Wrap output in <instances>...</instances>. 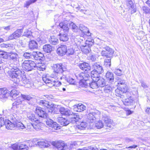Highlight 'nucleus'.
<instances>
[{
	"instance_id": "51",
	"label": "nucleus",
	"mask_w": 150,
	"mask_h": 150,
	"mask_svg": "<svg viewBox=\"0 0 150 150\" xmlns=\"http://www.w3.org/2000/svg\"><path fill=\"white\" fill-rule=\"evenodd\" d=\"M114 72L116 75L117 76H121L123 75H124L122 73V70L119 69H115V70Z\"/></svg>"
},
{
	"instance_id": "1",
	"label": "nucleus",
	"mask_w": 150,
	"mask_h": 150,
	"mask_svg": "<svg viewBox=\"0 0 150 150\" xmlns=\"http://www.w3.org/2000/svg\"><path fill=\"white\" fill-rule=\"evenodd\" d=\"M115 82L117 83V86L120 87L119 89L116 91L117 92H119L118 94L122 96L121 93H125L127 91V87L126 84V79L124 75L121 76H117L115 78Z\"/></svg>"
},
{
	"instance_id": "62",
	"label": "nucleus",
	"mask_w": 150,
	"mask_h": 150,
	"mask_svg": "<svg viewBox=\"0 0 150 150\" xmlns=\"http://www.w3.org/2000/svg\"><path fill=\"white\" fill-rule=\"evenodd\" d=\"M142 9L146 13H150V8L146 6H144L142 7Z\"/></svg>"
},
{
	"instance_id": "4",
	"label": "nucleus",
	"mask_w": 150,
	"mask_h": 150,
	"mask_svg": "<svg viewBox=\"0 0 150 150\" xmlns=\"http://www.w3.org/2000/svg\"><path fill=\"white\" fill-rule=\"evenodd\" d=\"M53 68L55 76H60L67 70V65L62 63L54 64Z\"/></svg>"
},
{
	"instance_id": "43",
	"label": "nucleus",
	"mask_w": 150,
	"mask_h": 150,
	"mask_svg": "<svg viewBox=\"0 0 150 150\" xmlns=\"http://www.w3.org/2000/svg\"><path fill=\"white\" fill-rule=\"evenodd\" d=\"M47 39L46 38L43 37H39L37 39V41L41 45L46 43L47 42Z\"/></svg>"
},
{
	"instance_id": "12",
	"label": "nucleus",
	"mask_w": 150,
	"mask_h": 150,
	"mask_svg": "<svg viewBox=\"0 0 150 150\" xmlns=\"http://www.w3.org/2000/svg\"><path fill=\"white\" fill-rule=\"evenodd\" d=\"M21 98L23 99L24 102L26 101L27 103L29 104L32 105L33 103V102L35 100L34 98L29 95L21 94Z\"/></svg>"
},
{
	"instance_id": "10",
	"label": "nucleus",
	"mask_w": 150,
	"mask_h": 150,
	"mask_svg": "<svg viewBox=\"0 0 150 150\" xmlns=\"http://www.w3.org/2000/svg\"><path fill=\"white\" fill-rule=\"evenodd\" d=\"M93 40L91 41L87 40L85 45H82L81 47V51L83 53L86 54L89 53L91 51V47L93 45Z\"/></svg>"
},
{
	"instance_id": "8",
	"label": "nucleus",
	"mask_w": 150,
	"mask_h": 150,
	"mask_svg": "<svg viewBox=\"0 0 150 150\" xmlns=\"http://www.w3.org/2000/svg\"><path fill=\"white\" fill-rule=\"evenodd\" d=\"M51 144L59 150H67L68 149L67 144L62 141H53Z\"/></svg>"
},
{
	"instance_id": "17",
	"label": "nucleus",
	"mask_w": 150,
	"mask_h": 150,
	"mask_svg": "<svg viewBox=\"0 0 150 150\" xmlns=\"http://www.w3.org/2000/svg\"><path fill=\"white\" fill-rule=\"evenodd\" d=\"M10 60L14 63L17 64L19 62V56L16 53H9L8 54Z\"/></svg>"
},
{
	"instance_id": "32",
	"label": "nucleus",
	"mask_w": 150,
	"mask_h": 150,
	"mask_svg": "<svg viewBox=\"0 0 150 150\" xmlns=\"http://www.w3.org/2000/svg\"><path fill=\"white\" fill-rule=\"evenodd\" d=\"M100 73L95 71H92L91 73V78L93 81H96L99 78V74Z\"/></svg>"
},
{
	"instance_id": "9",
	"label": "nucleus",
	"mask_w": 150,
	"mask_h": 150,
	"mask_svg": "<svg viewBox=\"0 0 150 150\" xmlns=\"http://www.w3.org/2000/svg\"><path fill=\"white\" fill-rule=\"evenodd\" d=\"M104 50H103L101 52V55L103 57H105L106 58H111L112 57L114 51L111 48L106 46L103 47Z\"/></svg>"
},
{
	"instance_id": "18",
	"label": "nucleus",
	"mask_w": 150,
	"mask_h": 150,
	"mask_svg": "<svg viewBox=\"0 0 150 150\" xmlns=\"http://www.w3.org/2000/svg\"><path fill=\"white\" fill-rule=\"evenodd\" d=\"M38 103L40 105L44 107L45 108H46L48 110L50 108L51 106H52V104L51 103L45 100H40L38 102Z\"/></svg>"
},
{
	"instance_id": "29",
	"label": "nucleus",
	"mask_w": 150,
	"mask_h": 150,
	"mask_svg": "<svg viewBox=\"0 0 150 150\" xmlns=\"http://www.w3.org/2000/svg\"><path fill=\"white\" fill-rule=\"evenodd\" d=\"M52 105L50 108L48 110V112L51 113L59 114L60 112L59 109L61 107L59 106H57V107H55L54 106L53 104H52Z\"/></svg>"
},
{
	"instance_id": "45",
	"label": "nucleus",
	"mask_w": 150,
	"mask_h": 150,
	"mask_svg": "<svg viewBox=\"0 0 150 150\" xmlns=\"http://www.w3.org/2000/svg\"><path fill=\"white\" fill-rule=\"evenodd\" d=\"M9 53L6 52L0 51V55L1 56V57L3 59H6L8 58Z\"/></svg>"
},
{
	"instance_id": "2",
	"label": "nucleus",
	"mask_w": 150,
	"mask_h": 150,
	"mask_svg": "<svg viewBox=\"0 0 150 150\" xmlns=\"http://www.w3.org/2000/svg\"><path fill=\"white\" fill-rule=\"evenodd\" d=\"M62 79V76H55L54 77H51L47 78L45 76L42 77V80L46 83H48L49 86L58 87L61 84V82L58 81V79Z\"/></svg>"
},
{
	"instance_id": "55",
	"label": "nucleus",
	"mask_w": 150,
	"mask_h": 150,
	"mask_svg": "<svg viewBox=\"0 0 150 150\" xmlns=\"http://www.w3.org/2000/svg\"><path fill=\"white\" fill-rule=\"evenodd\" d=\"M32 33L30 31L27 30L26 32L24 33L23 35L28 38H30L31 37Z\"/></svg>"
},
{
	"instance_id": "23",
	"label": "nucleus",
	"mask_w": 150,
	"mask_h": 150,
	"mask_svg": "<svg viewBox=\"0 0 150 150\" xmlns=\"http://www.w3.org/2000/svg\"><path fill=\"white\" fill-rule=\"evenodd\" d=\"M27 118L31 122H34L37 123L40 122V121L36 117L34 114L32 113H28L27 115Z\"/></svg>"
},
{
	"instance_id": "24",
	"label": "nucleus",
	"mask_w": 150,
	"mask_h": 150,
	"mask_svg": "<svg viewBox=\"0 0 150 150\" xmlns=\"http://www.w3.org/2000/svg\"><path fill=\"white\" fill-rule=\"evenodd\" d=\"M17 98L16 101L13 103L12 107V108L14 110L19 107L20 105L24 102V100H22L18 97Z\"/></svg>"
},
{
	"instance_id": "38",
	"label": "nucleus",
	"mask_w": 150,
	"mask_h": 150,
	"mask_svg": "<svg viewBox=\"0 0 150 150\" xmlns=\"http://www.w3.org/2000/svg\"><path fill=\"white\" fill-rule=\"evenodd\" d=\"M96 82L98 87H103L105 85V80L103 78L100 77L97 80Z\"/></svg>"
},
{
	"instance_id": "57",
	"label": "nucleus",
	"mask_w": 150,
	"mask_h": 150,
	"mask_svg": "<svg viewBox=\"0 0 150 150\" xmlns=\"http://www.w3.org/2000/svg\"><path fill=\"white\" fill-rule=\"evenodd\" d=\"M35 122L36 123H33V128L37 130L40 129V124H39V123H40V122Z\"/></svg>"
},
{
	"instance_id": "58",
	"label": "nucleus",
	"mask_w": 150,
	"mask_h": 150,
	"mask_svg": "<svg viewBox=\"0 0 150 150\" xmlns=\"http://www.w3.org/2000/svg\"><path fill=\"white\" fill-rule=\"evenodd\" d=\"M79 116L78 115L77 113H74L73 112L71 111V113H70L68 117H69V118H76V116Z\"/></svg>"
},
{
	"instance_id": "54",
	"label": "nucleus",
	"mask_w": 150,
	"mask_h": 150,
	"mask_svg": "<svg viewBox=\"0 0 150 150\" xmlns=\"http://www.w3.org/2000/svg\"><path fill=\"white\" fill-rule=\"evenodd\" d=\"M74 53V51L72 48L68 49L67 50L66 54L67 55H73Z\"/></svg>"
},
{
	"instance_id": "52",
	"label": "nucleus",
	"mask_w": 150,
	"mask_h": 150,
	"mask_svg": "<svg viewBox=\"0 0 150 150\" xmlns=\"http://www.w3.org/2000/svg\"><path fill=\"white\" fill-rule=\"evenodd\" d=\"M139 81L141 84V86L144 88H146L149 87V85H147L145 81H144L143 80L141 79Z\"/></svg>"
},
{
	"instance_id": "36",
	"label": "nucleus",
	"mask_w": 150,
	"mask_h": 150,
	"mask_svg": "<svg viewBox=\"0 0 150 150\" xmlns=\"http://www.w3.org/2000/svg\"><path fill=\"white\" fill-rule=\"evenodd\" d=\"M59 109L61 114L66 116H68L70 113H71L70 110L63 107H61Z\"/></svg>"
},
{
	"instance_id": "3",
	"label": "nucleus",
	"mask_w": 150,
	"mask_h": 150,
	"mask_svg": "<svg viewBox=\"0 0 150 150\" xmlns=\"http://www.w3.org/2000/svg\"><path fill=\"white\" fill-rule=\"evenodd\" d=\"M21 74V71L18 68L14 69V71L8 72L9 76L11 80L14 83L20 84H21L20 83L22 81Z\"/></svg>"
},
{
	"instance_id": "21",
	"label": "nucleus",
	"mask_w": 150,
	"mask_h": 150,
	"mask_svg": "<svg viewBox=\"0 0 150 150\" xmlns=\"http://www.w3.org/2000/svg\"><path fill=\"white\" fill-rule=\"evenodd\" d=\"M79 66L81 69L85 71H88L91 69V67L89 64L85 62L79 63Z\"/></svg>"
},
{
	"instance_id": "19",
	"label": "nucleus",
	"mask_w": 150,
	"mask_h": 150,
	"mask_svg": "<svg viewBox=\"0 0 150 150\" xmlns=\"http://www.w3.org/2000/svg\"><path fill=\"white\" fill-rule=\"evenodd\" d=\"M74 111L78 112H81L86 109V106L81 103H79L77 105H75L73 106Z\"/></svg>"
},
{
	"instance_id": "6",
	"label": "nucleus",
	"mask_w": 150,
	"mask_h": 150,
	"mask_svg": "<svg viewBox=\"0 0 150 150\" xmlns=\"http://www.w3.org/2000/svg\"><path fill=\"white\" fill-rule=\"evenodd\" d=\"M86 117L87 119V121L92 123L95 122L96 119L99 117V112L98 111H91L87 112Z\"/></svg>"
},
{
	"instance_id": "40",
	"label": "nucleus",
	"mask_w": 150,
	"mask_h": 150,
	"mask_svg": "<svg viewBox=\"0 0 150 150\" xmlns=\"http://www.w3.org/2000/svg\"><path fill=\"white\" fill-rule=\"evenodd\" d=\"M59 35L60 36L59 39L61 41L65 42L67 41L69 39L67 33H60L59 34Z\"/></svg>"
},
{
	"instance_id": "59",
	"label": "nucleus",
	"mask_w": 150,
	"mask_h": 150,
	"mask_svg": "<svg viewBox=\"0 0 150 150\" xmlns=\"http://www.w3.org/2000/svg\"><path fill=\"white\" fill-rule=\"evenodd\" d=\"M88 59L91 60L92 61H95L96 60V58L95 55L90 54L88 57Z\"/></svg>"
},
{
	"instance_id": "15",
	"label": "nucleus",
	"mask_w": 150,
	"mask_h": 150,
	"mask_svg": "<svg viewBox=\"0 0 150 150\" xmlns=\"http://www.w3.org/2000/svg\"><path fill=\"white\" fill-rule=\"evenodd\" d=\"M86 84L85 83L81 84L82 83H80V85L82 87H84L86 88L87 86H89V87L93 89H96L98 87L97 85L96 81H93L90 83H88V82L86 83Z\"/></svg>"
},
{
	"instance_id": "28",
	"label": "nucleus",
	"mask_w": 150,
	"mask_h": 150,
	"mask_svg": "<svg viewBox=\"0 0 150 150\" xmlns=\"http://www.w3.org/2000/svg\"><path fill=\"white\" fill-rule=\"evenodd\" d=\"M28 45L29 48L31 50L37 49L38 48V45L37 42L34 40L30 41Z\"/></svg>"
},
{
	"instance_id": "13",
	"label": "nucleus",
	"mask_w": 150,
	"mask_h": 150,
	"mask_svg": "<svg viewBox=\"0 0 150 150\" xmlns=\"http://www.w3.org/2000/svg\"><path fill=\"white\" fill-rule=\"evenodd\" d=\"M35 113L40 117L46 118L48 116L47 113L40 107L36 108Z\"/></svg>"
},
{
	"instance_id": "63",
	"label": "nucleus",
	"mask_w": 150,
	"mask_h": 150,
	"mask_svg": "<svg viewBox=\"0 0 150 150\" xmlns=\"http://www.w3.org/2000/svg\"><path fill=\"white\" fill-rule=\"evenodd\" d=\"M12 148L13 150H20L19 146L17 144H15L12 145Z\"/></svg>"
},
{
	"instance_id": "56",
	"label": "nucleus",
	"mask_w": 150,
	"mask_h": 150,
	"mask_svg": "<svg viewBox=\"0 0 150 150\" xmlns=\"http://www.w3.org/2000/svg\"><path fill=\"white\" fill-rule=\"evenodd\" d=\"M36 67L37 68L38 70L40 71H44L46 69V66L45 65H43L41 64L40 65H39L38 66H36Z\"/></svg>"
},
{
	"instance_id": "14",
	"label": "nucleus",
	"mask_w": 150,
	"mask_h": 150,
	"mask_svg": "<svg viewBox=\"0 0 150 150\" xmlns=\"http://www.w3.org/2000/svg\"><path fill=\"white\" fill-rule=\"evenodd\" d=\"M67 52V47L66 45H61L57 50V54L60 56L64 55Z\"/></svg>"
},
{
	"instance_id": "31",
	"label": "nucleus",
	"mask_w": 150,
	"mask_h": 150,
	"mask_svg": "<svg viewBox=\"0 0 150 150\" xmlns=\"http://www.w3.org/2000/svg\"><path fill=\"white\" fill-rule=\"evenodd\" d=\"M43 50L45 52L50 53L53 51L54 48L49 44H46L43 46Z\"/></svg>"
},
{
	"instance_id": "22",
	"label": "nucleus",
	"mask_w": 150,
	"mask_h": 150,
	"mask_svg": "<svg viewBox=\"0 0 150 150\" xmlns=\"http://www.w3.org/2000/svg\"><path fill=\"white\" fill-rule=\"evenodd\" d=\"M105 77L106 79L109 82L112 83L114 81V74L112 72L110 71H108L106 74Z\"/></svg>"
},
{
	"instance_id": "33",
	"label": "nucleus",
	"mask_w": 150,
	"mask_h": 150,
	"mask_svg": "<svg viewBox=\"0 0 150 150\" xmlns=\"http://www.w3.org/2000/svg\"><path fill=\"white\" fill-rule=\"evenodd\" d=\"M58 120L60 124L63 126H66L69 123V120L66 118L62 117H59Z\"/></svg>"
},
{
	"instance_id": "49",
	"label": "nucleus",
	"mask_w": 150,
	"mask_h": 150,
	"mask_svg": "<svg viewBox=\"0 0 150 150\" xmlns=\"http://www.w3.org/2000/svg\"><path fill=\"white\" fill-rule=\"evenodd\" d=\"M80 119L79 116H76V118H69V122H71L72 123H75L78 121Z\"/></svg>"
},
{
	"instance_id": "27",
	"label": "nucleus",
	"mask_w": 150,
	"mask_h": 150,
	"mask_svg": "<svg viewBox=\"0 0 150 150\" xmlns=\"http://www.w3.org/2000/svg\"><path fill=\"white\" fill-rule=\"evenodd\" d=\"M9 92L10 91L5 88H0V97L7 98L9 96Z\"/></svg>"
},
{
	"instance_id": "35",
	"label": "nucleus",
	"mask_w": 150,
	"mask_h": 150,
	"mask_svg": "<svg viewBox=\"0 0 150 150\" xmlns=\"http://www.w3.org/2000/svg\"><path fill=\"white\" fill-rule=\"evenodd\" d=\"M79 30L81 31L84 34L88 33V35H91V34L90 33L89 31L88 30L87 28L83 24H80V25L79 28Z\"/></svg>"
},
{
	"instance_id": "48",
	"label": "nucleus",
	"mask_w": 150,
	"mask_h": 150,
	"mask_svg": "<svg viewBox=\"0 0 150 150\" xmlns=\"http://www.w3.org/2000/svg\"><path fill=\"white\" fill-rule=\"evenodd\" d=\"M95 126L97 128L100 129L104 126V125L102 121L100 120L98 122H97L96 123Z\"/></svg>"
},
{
	"instance_id": "41",
	"label": "nucleus",
	"mask_w": 150,
	"mask_h": 150,
	"mask_svg": "<svg viewBox=\"0 0 150 150\" xmlns=\"http://www.w3.org/2000/svg\"><path fill=\"white\" fill-rule=\"evenodd\" d=\"M112 87L109 85H107L103 87V91L106 93H109L112 92Z\"/></svg>"
},
{
	"instance_id": "25",
	"label": "nucleus",
	"mask_w": 150,
	"mask_h": 150,
	"mask_svg": "<svg viewBox=\"0 0 150 150\" xmlns=\"http://www.w3.org/2000/svg\"><path fill=\"white\" fill-rule=\"evenodd\" d=\"M69 23L67 22H62L60 23L59 26L62 29L64 32L67 33L69 30Z\"/></svg>"
},
{
	"instance_id": "11",
	"label": "nucleus",
	"mask_w": 150,
	"mask_h": 150,
	"mask_svg": "<svg viewBox=\"0 0 150 150\" xmlns=\"http://www.w3.org/2000/svg\"><path fill=\"white\" fill-rule=\"evenodd\" d=\"M46 124L51 127L54 130H57L60 128V126L56 122H54L51 119H49L46 121Z\"/></svg>"
},
{
	"instance_id": "34",
	"label": "nucleus",
	"mask_w": 150,
	"mask_h": 150,
	"mask_svg": "<svg viewBox=\"0 0 150 150\" xmlns=\"http://www.w3.org/2000/svg\"><path fill=\"white\" fill-rule=\"evenodd\" d=\"M37 144L41 148H45L48 147L50 145V143L47 141H40L37 143Z\"/></svg>"
},
{
	"instance_id": "30",
	"label": "nucleus",
	"mask_w": 150,
	"mask_h": 150,
	"mask_svg": "<svg viewBox=\"0 0 150 150\" xmlns=\"http://www.w3.org/2000/svg\"><path fill=\"white\" fill-rule=\"evenodd\" d=\"M123 102L124 104L126 106L133 105L135 103V101L132 97L124 100Z\"/></svg>"
},
{
	"instance_id": "26",
	"label": "nucleus",
	"mask_w": 150,
	"mask_h": 150,
	"mask_svg": "<svg viewBox=\"0 0 150 150\" xmlns=\"http://www.w3.org/2000/svg\"><path fill=\"white\" fill-rule=\"evenodd\" d=\"M5 126L7 129L13 130L16 126V123L11 122L10 121L8 120L5 121Z\"/></svg>"
},
{
	"instance_id": "61",
	"label": "nucleus",
	"mask_w": 150,
	"mask_h": 150,
	"mask_svg": "<svg viewBox=\"0 0 150 150\" xmlns=\"http://www.w3.org/2000/svg\"><path fill=\"white\" fill-rule=\"evenodd\" d=\"M128 2L127 3V4L128 6L130 7H131L132 9L134 7V5L133 3L132 2V0H127Z\"/></svg>"
},
{
	"instance_id": "5",
	"label": "nucleus",
	"mask_w": 150,
	"mask_h": 150,
	"mask_svg": "<svg viewBox=\"0 0 150 150\" xmlns=\"http://www.w3.org/2000/svg\"><path fill=\"white\" fill-rule=\"evenodd\" d=\"M22 66L23 70L27 71H31L36 68L35 63L30 60L25 61Z\"/></svg>"
},
{
	"instance_id": "47",
	"label": "nucleus",
	"mask_w": 150,
	"mask_h": 150,
	"mask_svg": "<svg viewBox=\"0 0 150 150\" xmlns=\"http://www.w3.org/2000/svg\"><path fill=\"white\" fill-rule=\"evenodd\" d=\"M110 58L106 59H105L104 65L106 67H110L111 65Z\"/></svg>"
},
{
	"instance_id": "37",
	"label": "nucleus",
	"mask_w": 150,
	"mask_h": 150,
	"mask_svg": "<svg viewBox=\"0 0 150 150\" xmlns=\"http://www.w3.org/2000/svg\"><path fill=\"white\" fill-rule=\"evenodd\" d=\"M49 42L51 44L56 45L59 44V40L55 36H51L49 40Z\"/></svg>"
},
{
	"instance_id": "50",
	"label": "nucleus",
	"mask_w": 150,
	"mask_h": 150,
	"mask_svg": "<svg viewBox=\"0 0 150 150\" xmlns=\"http://www.w3.org/2000/svg\"><path fill=\"white\" fill-rule=\"evenodd\" d=\"M32 54V59H34L36 60H40V57H39V55L37 52H33Z\"/></svg>"
},
{
	"instance_id": "16",
	"label": "nucleus",
	"mask_w": 150,
	"mask_h": 150,
	"mask_svg": "<svg viewBox=\"0 0 150 150\" xmlns=\"http://www.w3.org/2000/svg\"><path fill=\"white\" fill-rule=\"evenodd\" d=\"M103 117H102L103 121L104 122V126L107 127L109 128H112L113 125L112 124V121L107 116H103Z\"/></svg>"
},
{
	"instance_id": "46",
	"label": "nucleus",
	"mask_w": 150,
	"mask_h": 150,
	"mask_svg": "<svg viewBox=\"0 0 150 150\" xmlns=\"http://www.w3.org/2000/svg\"><path fill=\"white\" fill-rule=\"evenodd\" d=\"M69 26L71 27L74 32L79 31V28L74 23L71 22L69 24Z\"/></svg>"
},
{
	"instance_id": "53",
	"label": "nucleus",
	"mask_w": 150,
	"mask_h": 150,
	"mask_svg": "<svg viewBox=\"0 0 150 150\" xmlns=\"http://www.w3.org/2000/svg\"><path fill=\"white\" fill-rule=\"evenodd\" d=\"M11 29V25L3 26L1 28V30L5 32H7Z\"/></svg>"
},
{
	"instance_id": "42",
	"label": "nucleus",
	"mask_w": 150,
	"mask_h": 150,
	"mask_svg": "<svg viewBox=\"0 0 150 150\" xmlns=\"http://www.w3.org/2000/svg\"><path fill=\"white\" fill-rule=\"evenodd\" d=\"M23 30L22 29H18L15 31L13 33L15 39L18 38L21 35L22 33Z\"/></svg>"
},
{
	"instance_id": "64",
	"label": "nucleus",
	"mask_w": 150,
	"mask_h": 150,
	"mask_svg": "<svg viewBox=\"0 0 150 150\" xmlns=\"http://www.w3.org/2000/svg\"><path fill=\"white\" fill-rule=\"evenodd\" d=\"M5 124V122L4 118L0 117V127H2Z\"/></svg>"
},
{
	"instance_id": "39",
	"label": "nucleus",
	"mask_w": 150,
	"mask_h": 150,
	"mask_svg": "<svg viewBox=\"0 0 150 150\" xmlns=\"http://www.w3.org/2000/svg\"><path fill=\"white\" fill-rule=\"evenodd\" d=\"M19 95V92L16 90H13L11 92L10 91L9 96L11 97L14 99L18 97Z\"/></svg>"
},
{
	"instance_id": "44",
	"label": "nucleus",
	"mask_w": 150,
	"mask_h": 150,
	"mask_svg": "<svg viewBox=\"0 0 150 150\" xmlns=\"http://www.w3.org/2000/svg\"><path fill=\"white\" fill-rule=\"evenodd\" d=\"M32 54L33 52H25L24 53L23 56L24 58L26 59H32Z\"/></svg>"
},
{
	"instance_id": "60",
	"label": "nucleus",
	"mask_w": 150,
	"mask_h": 150,
	"mask_svg": "<svg viewBox=\"0 0 150 150\" xmlns=\"http://www.w3.org/2000/svg\"><path fill=\"white\" fill-rule=\"evenodd\" d=\"M67 81L70 84L74 85L75 84V81L74 79L71 78H69L67 79Z\"/></svg>"
},
{
	"instance_id": "7",
	"label": "nucleus",
	"mask_w": 150,
	"mask_h": 150,
	"mask_svg": "<svg viewBox=\"0 0 150 150\" xmlns=\"http://www.w3.org/2000/svg\"><path fill=\"white\" fill-rule=\"evenodd\" d=\"M11 120L13 122L16 123V126L20 130H24L26 129V127L21 122H19V119L17 115L14 114L11 116Z\"/></svg>"
},
{
	"instance_id": "20",
	"label": "nucleus",
	"mask_w": 150,
	"mask_h": 150,
	"mask_svg": "<svg viewBox=\"0 0 150 150\" xmlns=\"http://www.w3.org/2000/svg\"><path fill=\"white\" fill-rule=\"evenodd\" d=\"M93 71H98V72L101 74L103 71L102 67L100 64L97 63H94L92 65Z\"/></svg>"
}]
</instances>
